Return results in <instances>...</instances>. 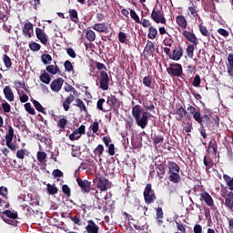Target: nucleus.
Listing matches in <instances>:
<instances>
[{
  "mask_svg": "<svg viewBox=\"0 0 233 233\" xmlns=\"http://www.w3.org/2000/svg\"><path fill=\"white\" fill-rule=\"evenodd\" d=\"M132 116L137 127H140L142 129L147 128V125H148V113L143 112L140 105H136L132 107Z\"/></svg>",
  "mask_w": 233,
  "mask_h": 233,
  "instance_id": "obj_1",
  "label": "nucleus"
},
{
  "mask_svg": "<svg viewBox=\"0 0 233 233\" xmlns=\"http://www.w3.org/2000/svg\"><path fill=\"white\" fill-rule=\"evenodd\" d=\"M96 66L97 70L100 71V75H99V88L101 90H108L109 86V83H110V77L108 76V73H106V66H105V64L101 63V62H96Z\"/></svg>",
  "mask_w": 233,
  "mask_h": 233,
  "instance_id": "obj_2",
  "label": "nucleus"
},
{
  "mask_svg": "<svg viewBox=\"0 0 233 233\" xmlns=\"http://www.w3.org/2000/svg\"><path fill=\"white\" fill-rule=\"evenodd\" d=\"M167 168H168V181L171 183L177 184L181 181V176H179V166L174 161L167 162Z\"/></svg>",
  "mask_w": 233,
  "mask_h": 233,
  "instance_id": "obj_3",
  "label": "nucleus"
},
{
  "mask_svg": "<svg viewBox=\"0 0 233 233\" xmlns=\"http://www.w3.org/2000/svg\"><path fill=\"white\" fill-rule=\"evenodd\" d=\"M144 201L146 205H152L155 203L157 197H156V192L152 189V184H147L143 192Z\"/></svg>",
  "mask_w": 233,
  "mask_h": 233,
  "instance_id": "obj_4",
  "label": "nucleus"
},
{
  "mask_svg": "<svg viewBox=\"0 0 233 233\" xmlns=\"http://www.w3.org/2000/svg\"><path fill=\"white\" fill-rule=\"evenodd\" d=\"M167 72L170 77H182V76H185L183 74V66L177 63L169 64V67H167Z\"/></svg>",
  "mask_w": 233,
  "mask_h": 233,
  "instance_id": "obj_5",
  "label": "nucleus"
},
{
  "mask_svg": "<svg viewBox=\"0 0 233 233\" xmlns=\"http://www.w3.org/2000/svg\"><path fill=\"white\" fill-rule=\"evenodd\" d=\"M151 19H153L157 25H159V23H161V25H167V18L165 17V13L157 8V5H156L152 10Z\"/></svg>",
  "mask_w": 233,
  "mask_h": 233,
  "instance_id": "obj_6",
  "label": "nucleus"
},
{
  "mask_svg": "<svg viewBox=\"0 0 233 233\" xmlns=\"http://www.w3.org/2000/svg\"><path fill=\"white\" fill-rule=\"evenodd\" d=\"M76 183L78 187L81 188L82 194H89L91 190L92 182L87 179H83L81 177H76Z\"/></svg>",
  "mask_w": 233,
  "mask_h": 233,
  "instance_id": "obj_7",
  "label": "nucleus"
},
{
  "mask_svg": "<svg viewBox=\"0 0 233 233\" xmlns=\"http://www.w3.org/2000/svg\"><path fill=\"white\" fill-rule=\"evenodd\" d=\"M3 214L4 216H6V218H3L5 223H7L8 225H13V226L17 225V221H15V219H17V212H13L12 210H5L3 212Z\"/></svg>",
  "mask_w": 233,
  "mask_h": 233,
  "instance_id": "obj_8",
  "label": "nucleus"
},
{
  "mask_svg": "<svg viewBox=\"0 0 233 233\" xmlns=\"http://www.w3.org/2000/svg\"><path fill=\"white\" fill-rule=\"evenodd\" d=\"M111 187L112 183L108 181V178L105 177H100L98 178L96 188H98V190L101 192H106V190H108V188H111Z\"/></svg>",
  "mask_w": 233,
  "mask_h": 233,
  "instance_id": "obj_9",
  "label": "nucleus"
},
{
  "mask_svg": "<svg viewBox=\"0 0 233 233\" xmlns=\"http://www.w3.org/2000/svg\"><path fill=\"white\" fill-rule=\"evenodd\" d=\"M143 54L145 57H154V54H156V45L154 42L147 40Z\"/></svg>",
  "mask_w": 233,
  "mask_h": 233,
  "instance_id": "obj_10",
  "label": "nucleus"
},
{
  "mask_svg": "<svg viewBox=\"0 0 233 233\" xmlns=\"http://www.w3.org/2000/svg\"><path fill=\"white\" fill-rule=\"evenodd\" d=\"M71 92H73V95L71 94L70 96H68L66 98V101H64L62 104L65 112H68V110H70V105H72V103H74V99H76L74 96H77L78 94L77 90L75 87H73V90Z\"/></svg>",
  "mask_w": 233,
  "mask_h": 233,
  "instance_id": "obj_11",
  "label": "nucleus"
},
{
  "mask_svg": "<svg viewBox=\"0 0 233 233\" xmlns=\"http://www.w3.org/2000/svg\"><path fill=\"white\" fill-rule=\"evenodd\" d=\"M182 35H184V37H186V39L189 41V43L195 45V46H198V45H199V39H198V36H196V34H194L193 32L184 30L182 32Z\"/></svg>",
  "mask_w": 233,
  "mask_h": 233,
  "instance_id": "obj_12",
  "label": "nucleus"
},
{
  "mask_svg": "<svg viewBox=\"0 0 233 233\" xmlns=\"http://www.w3.org/2000/svg\"><path fill=\"white\" fill-rule=\"evenodd\" d=\"M183 47L178 46L171 52L170 59L172 61H179L183 57Z\"/></svg>",
  "mask_w": 233,
  "mask_h": 233,
  "instance_id": "obj_13",
  "label": "nucleus"
},
{
  "mask_svg": "<svg viewBox=\"0 0 233 233\" xmlns=\"http://www.w3.org/2000/svg\"><path fill=\"white\" fill-rule=\"evenodd\" d=\"M65 83V79H63L62 77H58L55 80H53V82L51 83L50 86H51V90L53 92H60L61 88H63V84Z\"/></svg>",
  "mask_w": 233,
  "mask_h": 233,
  "instance_id": "obj_14",
  "label": "nucleus"
},
{
  "mask_svg": "<svg viewBox=\"0 0 233 233\" xmlns=\"http://www.w3.org/2000/svg\"><path fill=\"white\" fill-rule=\"evenodd\" d=\"M187 112H189L191 114V116H193V118L195 119V121H197V123H200L201 121V111L198 109H196V107H194V106H189L187 107Z\"/></svg>",
  "mask_w": 233,
  "mask_h": 233,
  "instance_id": "obj_15",
  "label": "nucleus"
},
{
  "mask_svg": "<svg viewBox=\"0 0 233 233\" xmlns=\"http://www.w3.org/2000/svg\"><path fill=\"white\" fill-rule=\"evenodd\" d=\"M86 230L87 233H99V227L94 220L90 219L87 221V225L86 226Z\"/></svg>",
  "mask_w": 233,
  "mask_h": 233,
  "instance_id": "obj_16",
  "label": "nucleus"
},
{
  "mask_svg": "<svg viewBox=\"0 0 233 233\" xmlns=\"http://www.w3.org/2000/svg\"><path fill=\"white\" fill-rule=\"evenodd\" d=\"M200 201H205L208 207H214V199L208 192L200 194Z\"/></svg>",
  "mask_w": 233,
  "mask_h": 233,
  "instance_id": "obj_17",
  "label": "nucleus"
},
{
  "mask_svg": "<svg viewBox=\"0 0 233 233\" xmlns=\"http://www.w3.org/2000/svg\"><path fill=\"white\" fill-rule=\"evenodd\" d=\"M35 35L37 39H39V41L42 43V45H46V43H48V38H46V34L43 32V29L36 27Z\"/></svg>",
  "mask_w": 233,
  "mask_h": 233,
  "instance_id": "obj_18",
  "label": "nucleus"
},
{
  "mask_svg": "<svg viewBox=\"0 0 233 233\" xmlns=\"http://www.w3.org/2000/svg\"><path fill=\"white\" fill-rule=\"evenodd\" d=\"M4 95H5V99H7V101H9L10 103H12V101H14V99H15L14 91L12 90V87H10V86H5Z\"/></svg>",
  "mask_w": 233,
  "mask_h": 233,
  "instance_id": "obj_19",
  "label": "nucleus"
},
{
  "mask_svg": "<svg viewBox=\"0 0 233 233\" xmlns=\"http://www.w3.org/2000/svg\"><path fill=\"white\" fill-rule=\"evenodd\" d=\"M165 218L164 213H163V208L158 207L156 208V219L157 225L161 227L163 225V218Z\"/></svg>",
  "mask_w": 233,
  "mask_h": 233,
  "instance_id": "obj_20",
  "label": "nucleus"
},
{
  "mask_svg": "<svg viewBox=\"0 0 233 233\" xmlns=\"http://www.w3.org/2000/svg\"><path fill=\"white\" fill-rule=\"evenodd\" d=\"M225 207L229 210H233V192L229 191L225 198Z\"/></svg>",
  "mask_w": 233,
  "mask_h": 233,
  "instance_id": "obj_21",
  "label": "nucleus"
},
{
  "mask_svg": "<svg viewBox=\"0 0 233 233\" xmlns=\"http://www.w3.org/2000/svg\"><path fill=\"white\" fill-rule=\"evenodd\" d=\"M34 29V24L32 23H25L23 27V34L25 35V37H32V33L30 30Z\"/></svg>",
  "mask_w": 233,
  "mask_h": 233,
  "instance_id": "obj_22",
  "label": "nucleus"
},
{
  "mask_svg": "<svg viewBox=\"0 0 233 233\" xmlns=\"http://www.w3.org/2000/svg\"><path fill=\"white\" fill-rule=\"evenodd\" d=\"M176 22H177V25H178L180 26V28H183L184 30L187 26V18H185V16H183V15H177L176 17Z\"/></svg>",
  "mask_w": 233,
  "mask_h": 233,
  "instance_id": "obj_23",
  "label": "nucleus"
},
{
  "mask_svg": "<svg viewBox=\"0 0 233 233\" xmlns=\"http://www.w3.org/2000/svg\"><path fill=\"white\" fill-rule=\"evenodd\" d=\"M208 152L213 154V156H217L218 154V142L216 140H212L208 143Z\"/></svg>",
  "mask_w": 233,
  "mask_h": 233,
  "instance_id": "obj_24",
  "label": "nucleus"
},
{
  "mask_svg": "<svg viewBox=\"0 0 233 233\" xmlns=\"http://www.w3.org/2000/svg\"><path fill=\"white\" fill-rule=\"evenodd\" d=\"M106 105H108L109 110H112V108H114L116 106V105H117V98L116 97V96L111 95L107 96V100H106Z\"/></svg>",
  "mask_w": 233,
  "mask_h": 233,
  "instance_id": "obj_25",
  "label": "nucleus"
},
{
  "mask_svg": "<svg viewBox=\"0 0 233 233\" xmlns=\"http://www.w3.org/2000/svg\"><path fill=\"white\" fill-rule=\"evenodd\" d=\"M176 114L177 115L176 117L177 121H182L183 117H185L187 116V109L185 107H183L182 106H180L177 109Z\"/></svg>",
  "mask_w": 233,
  "mask_h": 233,
  "instance_id": "obj_26",
  "label": "nucleus"
},
{
  "mask_svg": "<svg viewBox=\"0 0 233 233\" xmlns=\"http://www.w3.org/2000/svg\"><path fill=\"white\" fill-rule=\"evenodd\" d=\"M93 30H96V32H99L101 34L103 32H106V30H108V26L105 23L95 24L93 25Z\"/></svg>",
  "mask_w": 233,
  "mask_h": 233,
  "instance_id": "obj_27",
  "label": "nucleus"
},
{
  "mask_svg": "<svg viewBox=\"0 0 233 233\" xmlns=\"http://www.w3.org/2000/svg\"><path fill=\"white\" fill-rule=\"evenodd\" d=\"M46 72L49 74H52L53 76H56V74H59L61 70L59 69V66H54V65H49L46 67Z\"/></svg>",
  "mask_w": 233,
  "mask_h": 233,
  "instance_id": "obj_28",
  "label": "nucleus"
},
{
  "mask_svg": "<svg viewBox=\"0 0 233 233\" xmlns=\"http://www.w3.org/2000/svg\"><path fill=\"white\" fill-rule=\"evenodd\" d=\"M223 179L226 185H228V189L232 192L233 191V177H230V176L228 175H223Z\"/></svg>",
  "mask_w": 233,
  "mask_h": 233,
  "instance_id": "obj_29",
  "label": "nucleus"
},
{
  "mask_svg": "<svg viewBox=\"0 0 233 233\" xmlns=\"http://www.w3.org/2000/svg\"><path fill=\"white\" fill-rule=\"evenodd\" d=\"M46 190H47L48 194H50V196H56V194H57V192H59V188H57V187H56V185H52V184L46 185Z\"/></svg>",
  "mask_w": 233,
  "mask_h": 233,
  "instance_id": "obj_30",
  "label": "nucleus"
},
{
  "mask_svg": "<svg viewBox=\"0 0 233 233\" xmlns=\"http://www.w3.org/2000/svg\"><path fill=\"white\" fill-rule=\"evenodd\" d=\"M32 103H33L35 110H37V112H41V114H44V116H46V112L45 111V107H43V106L41 105V103H39V101L33 100Z\"/></svg>",
  "mask_w": 233,
  "mask_h": 233,
  "instance_id": "obj_31",
  "label": "nucleus"
},
{
  "mask_svg": "<svg viewBox=\"0 0 233 233\" xmlns=\"http://www.w3.org/2000/svg\"><path fill=\"white\" fill-rule=\"evenodd\" d=\"M69 17L73 23H79V17L77 16V10L76 9H71L69 10Z\"/></svg>",
  "mask_w": 233,
  "mask_h": 233,
  "instance_id": "obj_32",
  "label": "nucleus"
},
{
  "mask_svg": "<svg viewBox=\"0 0 233 233\" xmlns=\"http://www.w3.org/2000/svg\"><path fill=\"white\" fill-rule=\"evenodd\" d=\"M86 38L90 43H94V41H96V32H94L92 29H88L86 33Z\"/></svg>",
  "mask_w": 233,
  "mask_h": 233,
  "instance_id": "obj_33",
  "label": "nucleus"
},
{
  "mask_svg": "<svg viewBox=\"0 0 233 233\" xmlns=\"http://www.w3.org/2000/svg\"><path fill=\"white\" fill-rule=\"evenodd\" d=\"M40 81L42 83H45V85H50V81H52V78L50 77V75L48 73L45 72L40 76Z\"/></svg>",
  "mask_w": 233,
  "mask_h": 233,
  "instance_id": "obj_34",
  "label": "nucleus"
},
{
  "mask_svg": "<svg viewBox=\"0 0 233 233\" xmlns=\"http://www.w3.org/2000/svg\"><path fill=\"white\" fill-rule=\"evenodd\" d=\"M147 37L148 39H156V37H157V29L154 26H150L148 28Z\"/></svg>",
  "mask_w": 233,
  "mask_h": 233,
  "instance_id": "obj_35",
  "label": "nucleus"
},
{
  "mask_svg": "<svg viewBox=\"0 0 233 233\" xmlns=\"http://www.w3.org/2000/svg\"><path fill=\"white\" fill-rule=\"evenodd\" d=\"M56 125L58 128L65 130L66 128V125H68V120L66 117H62L56 122Z\"/></svg>",
  "mask_w": 233,
  "mask_h": 233,
  "instance_id": "obj_36",
  "label": "nucleus"
},
{
  "mask_svg": "<svg viewBox=\"0 0 233 233\" xmlns=\"http://www.w3.org/2000/svg\"><path fill=\"white\" fill-rule=\"evenodd\" d=\"M76 106L80 109V112H86V106L85 105V102L81 100V98H76Z\"/></svg>",
  "mask_w": 233,
  "mask_h": 233,
  "instance_id": "obj_37",
  "label": "nucleus"
},
{
  "mask_svg": "<svg viewBox=\"0 0 233 233\" xmlns=\"http://www.w3.org/2000/svg\"><path fill=\"white\" fill-rule=\"evenodd\" d=\"M105 152V147L101 144H99L95 149L94 154L95 156H98V157H101L103 156V153Z\"/></svg>",
  "mask_w": 233,
  "mask_h": 233,
  "instance_id": "obj_38",
  "label": "nucleus"
},
{
  "mask_svg": "<svg viewBox=\"0 0 233 233\" xmlns=\"http://www.w3.org/2000/svg\"><path fill=\"white\" fill-rule=\"evenodd\" d=\"M5 141H14V127L8 126V131L5 135Z\"/></svg>",
  "mask_w": 233,
  "mask_h": 233,
  "instance_id": "obj_39",
  "label": "nucleus"
},
{
  "mask_svg": "<svg viewBox=\"0 0 233 233\" xmlns=\"http://www.w3.org/2000/svg\"><path fill=\"white\" fill-rule=\"evenodd\" d=\"M142 83L145 86H147V88H152V76H146L143 80Z\"/></svg>",
  "mask_w": 233,
  "mask_h": 233,
  "instance_id": "obj_40",
  "label": "nucleus"
},
{
  "mask_svg": "<svg viewBox=\"0 0 233 233\" xmlns=\"http://www.w3.org/2000/svg\"><path fill=\"white\" fill-rule=\"evenodd\" d=\"M41 61L45 65H50L52 63V56L48 54H44L41 56Z\"/></svg>",
  "mask_w": 233,
  "mask_h": 233,
  "instance_id": "obj_41",
  "label": "nucleus"
},
{
  "mask_svg": "<svg viewBox=\"0 0 233 233\" xmlns=\"http://www.w3.org/2000/svg\"><path fill=\"white\" fill-rule=\"evenodd\" d=\"M198 30L200 34L204 35V37H208V39H210V32H208V29H207V26L200 25L198 26Z\"/></svg>",
  "mask_w": 233,
  "mask_h": 233,
  "instance_id": "obj_42",
  "label": "nucleus"
},
{
  "mask_svg": "<svg viewBox=\"0 0 233 233\" xmlns=\"http://www.w3.org/2000/svg\"><path fill=\"white\" fill-rule=\"evenodd\" d=\"M198 123V125H203V123L205 125H208V123H210V116H208V114H204L201 116V114H200V121Z\"/></svg>",
  "mask_w": 233,
  "mask_h": 233,
  "instance_id": "obj_43",
  "label": "nucleus"
},
{
  "mask_svg": "<svg viewBox=\"0 0 233 233\" xmlns=\"http://www.w3.org/2000/svg\"><path fill=\"white\" fill-rule=\"evenodd\" d=\"M36 159L39 163H45V160L46 159V154L45 151H38L36 154Z\"/></svg>",
  "mask_w": 233,
  "mask_h": 233,
  "instance_id": "obj_44",
  "label": "nucleus"
},
{
  "mask_svg": "<svg viewBox=\"0 0 233 233\" xmlns=\"http://www.w3.org/2000/svg\"><path fill=\"white\" fill-rule=\"evenodd\" d=\"M62 192L66 198H70V196H72V190L70 189V187H68V185L66 184L62 186Z\"/></svg>",
  "mask_w": 233,
  "mask_h": 233,
  "instance_id": "obj_45",
  "label": "nucleus"
},
{
  "mask_svg": "<svg viewBox=\"0 0 233 233\" xmlns=\"http://www.w3.org/2000/svg\"><path fill=\"white\" fill-rule=\"evenodd\" d=\"M187 57L192 59L194 57V44H189L186 49Z\"/></svg>",
  "mask_w": 233,
  "mask_h": 233,
  "instance_id": "obj_46",
  "label": "nucleus"
},
{
  "mask_svg": "<svg viewBox=\"0 0 233 233\" xmlns=\"http://www.w3.org/2000/svg\"><path fill=\"white\" fill-rule=\"evenodd\" d=\"M192 86L196 88H199V86H201V76H199V75H196L194 76Z\"/></svg>",
  "mask_w": 233,
  "mask_h": 233,
  "instance_id": "obj_47",
  "label": "nucleus"
},
{
  "mask_svg": "<svg viewBox=\"0 0 233 233\" xmlns=\"http://www.w3.org/2000/svg\"><path fill=\"white\" fill-rule=\"evenodd\" d=\"M29 48L32 52H39L41 50V45L38 43L33 42L29 44Z\"/></svg>",
  "mask_w": 233,
  "mask_h": 233,
  "instance_id": "obj_48",
  "label": "nucleus"
},
{
  "mask_svg": "<svg viewBox=\"0 0 233 233\" xmlns=\"http://www.w3.org/2000/svg\"><path fill=\"white\" fill-rule=\"evenodd\" d=\"M3 61L5 68L12 67V59H10V56H8L7 55H4Z\"/></svg>",
  "mask_w": 233,
  "mask_h": 233,
  "instance_id": "obj_49",
  "label": "nucleus"
},
{
  "mask_svg": "<svg viewBox=\"0 0 233 233\" xmlns=\"http://www.w3.org/2000/svg\"><path fill=\"white\" fill-rule=\"evenodd\" d=\"M103 105H105V98H99L96 103V108L102 112H108V109H104Z\"/></svg>",
  "mask_w": 233,
  "mask_h": 233,
  "instance_id": "obj_50",
  "label": "nucleus"
},
{
  "mask_svg": "<svg viewBox=\"0 0 233 233\" xmlns=\"http://www.w3.org/2000/svg\"><path fill=\"white\" fill-rule=\"evenodd\" d=\"M81 137V135L77 131V129H75L71 135H69L70 141H77Z\"/></svg>",
  "mask_w": 233,
  "mask_h": 233,
  "instance_id": "obj_51",
  "label": "nucleus"
},
{
  "mask_svg": "<svg viewBox=\"0 0 233 233\" xmlns=\"http://www.w3.org/2000/svg\"><path fill=\"white\" fill-rule=\"evenodd\" d=\"M152 140L154 145H159V143H163V141H165V138L161 135H154Z\"/></svg>",
  "mask_w": 233,
  "mask_h": 233,
  "instance_id": "obj_52",
  "label": "nucleus"
},
{
  "mask_svg": "<svg viewBox=\"0 0 233 233\" xmlns=\"http://www.w3.org/2000/svg\"><path fill=\"white\" fill-rule=\"evenodd\" d=\"M188 11L190 12V15L192 18L199 17V14H198V9L196 8V5H194V4L192 5V6L188 7Z\"/></svg>",
  "mask_w": 233,
  "mask_h": 233,
  "instance_id": "obj_53",
  "label": "nucleus"
},
{
  "mask_svg": "<svg viewBox=\"0 0 233 233\" xmlns=\"http://www.w3.org/2000/svg\"><path fill=\"white\" fill-rule=\"evenodd\" d=\"M25 109L28 112V114H31V116H35V109L32 107V104L30 103L25 104Z\"/></svg>",
  "mask_w": 233,
  "mask_h": 233,
  "instance_id": "obj_54",
  "label": "nucleus"
},
{
  "mask_svg": "<svg viewBox=\"0 0 233 233\" xmlns=\"http://www.w3.org/2000/svg\"><path fill=\"white\" fill-rule=\"evenodd\" d=\"M64 66L66 72H74V66H72V62H70L69 60H66L64 63Z\"/></svg>",
  "mask_w": 233,
  "mask_h": 233,
  "instance_id": "obj_55",
  "label": "nucleus"
},
{
  "mask_svg": "<svg viewBox=\"0 0 233 233\" xmlns=\"http://www.w3.org/2000/svg\"><path fill=\"white\" fill-rule=\"evenodd\" d=\"M2 108L5 114H8L12 110V106L6 101L2 103Z\"/></svg>",
  "mask_w": 233,
  "mask_h": 233,
  "instance_id": "obj_56",
  "label": "nucleus"
},
{
  "mask_svg": "<svg viewBox=\"0 0 233 233\" xmlns=\"http://www.w3.org/2000/svg\"><path fill=\"white\" fill-rule=\"evenodd\" d=\"M106 152L109 154V156H116V146H114V144H110L107 147Z\"/></svg>",
  "mask_w": 233,
  "mask_h": 233,
  "instance_id": "obj_57",
  "label": "nucleus"
},
{
  "mask_svg": "<svg viewBox=\"0 0 233 233\" xmlns=\"http://www.w3.org/2000/svg\"><path fill=\"white\" fill-rule=\"evenodd\" d=\"M25 156H26V150L25 149H19L16 152V157L18 159H25Z\"/></svg>",
  "mask_w": 233,
  "mask_h": 233,
  "instance_id": "obj_58",
  "label": "nucleus"
},
{
  "mask_svg": "<svg viewBox=\"0 0 233 233\" xmlns=\"http://www.w3.org/2000/svg\"><path fill=\"white\" fill-rule=\"evenodd\" d=\"M52 176L56 179L57 177H63L64 174L63 171H61V169H55L53 170Z\"/></svg>",
  "mask_w": 233,
  "mask_h": 233,
  "instance_id": "obj_59",
  "label": "nucleus"
},
{
  "mask_svg": "<svg viewBox=\"0 0 233 233\" xmlns=\"http://www.w3.org/2000/svg\"><path fill=\"white\" fill-rule=\"evenodd\" d=\"M130 15H131V18L134 19V21H136L137 23H141V20L139 19V15H137V13H136L135 10L133 9L130 10Z\"/></svg>",
  "mask_w": 233,
  "mask_h": 233,
  "instance_id": "obj_60",
  "label": "nucleus"
},
{
  "mask_svg": "<svg viewBox=\"0 0 233 233\" xmlns=\"http://www.w3.org/2000/svg\"><path fill=\"white\" fill-rule=\"evenodd\" d=\"M118 41L123 44L127 43V34H125L123 31L118 33Z\"/></svg>",
  "mask_w": 233,
  "mask_h": 233,
  "instance_id": "obj_61",
  "label": "nucleus"
},
{
  "mask_svg": "<svg viewBox=\"0 0 233 233\" xmlns=\"http://www.w3.org/2000/svg\"><path fill=\"white\" fill-rule=\"evenodd\" d=\"M175 223H176L177 230H179L182 233H187V228H185V225H183L177 221H176Z\"/></svg>",
  "mask_w": 233,
  "mask_h": 233,
  "instance_id": "obj_62",
  "label": "nucleus"
},
{
  "mask_svg": "<svg viewBox=\"0 0 233 233\" xmlns=\"http://www.w3.org/2000/svg\"><path fill=\"white\" fill-rule=\"evenodd\" d=\"M155 166L159 170L160 174L162 176H165V166H163V164H159V163H155Z\"/></svg>",
  "mask_w": 233,
  "mask_h": 233,
  "instance_id": "obj_63",
  "label": "nucleus"
},
{
  "mask_svg": "<svg viewBox=\"0 0 233 233\" xmlns=\"http://www.w3.org/2000/svg\"><path fill=\"white\" fill-rule=\"evenodd\" d=\"M228 68H233V54L232 53H230L228 56Z\"/></svg>",
  "mask_w": 233,
  "mask_h": 233,
  "instance_id": "obj_64",
  "label": "nucleus"
}]
</instances>
